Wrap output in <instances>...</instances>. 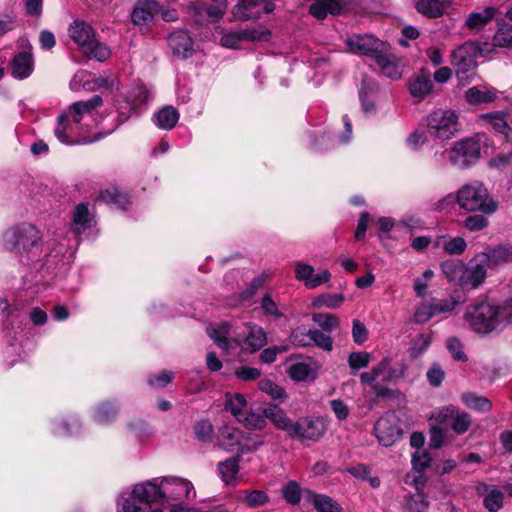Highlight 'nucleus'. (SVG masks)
<instances>
[{"label":"nucleus","mask_w":512,"mask_h":512,"mask_svg":"<svg viewBox=\"0 0 512 512\" xmlns=\"http://www.w3.org/2000/svg\"><path fill=\"white\" fill-rule=\"evenodd\" d=\"M314 508L318 512H342L341 505L329 496L323 494H314L312 497Z\"/></svg>","instance_id":"8fccbe9b"},{"label":"nucleus","mask_w":512,"mask_h":512,"mask_svg":"<svg viewBox=\"0 0 512 512\" xmlns=\"http://www.w3.org/2000/svg\"><path fill=\"white\" fill-rule=\"evenodd\" d=\"M457 408L453 405H447L434 410L430 416L431 420H434L438 424H444L448 421L452 422Z\"/></svg>","instance_id":"e2e57ef3"},{"label":"nucleus","mask_w":512,"mask_h":512,"mask_svg":"<svg viewBox=\"0 0 512 512\" xmlns=\"http://www.w3.org/2000/svg\"><path fill=\"white\" fill-rule=\"evenodd\" d=\"M294 271L295 278L307 289H315L331 279V273L328 270L325 269L316 274L313 266L302 261L295 263Z\"/></svg>","instance_id":"4be33fe9"},{"label":"nucleus","mask_w":512,"mask_h":512,"mask_svg":"<svg viewBox=\"0 0 512 512\" xmlns=\"http://www.w3.org/2000/svg\"><path fill=\"white\" fill-rule=\"evenodd\" d=\"M404 375V368H395L391 366L389 358H384L370 372H364L360 375L363 384L372 385L375 381L382 382L395 381Z\"/></svg>","instance_id":"412c9836"},{"label":"nucleus","mask_w":512,"mask_h":512,"mask_svg":"<svg viewBox=\"0 0 512 512\" xmlns=\"http://www.w3.org/2000/svg\"><path fill=\"white\" fill-rule=\"evenodd\" d=\"M207 334L223 350H228L233 341L245 353H254L267 343L264 329L252 323L244 324L242 331L238 333L232 325L224 322L216 327H208Z\"/></svg>","instance_id":"20e7f679"},{"label":"nucleus","mask_w":512,"mask_h":512,"mask_svg":"<svg viewBox=\"0 0 512 512\" xmlns=\"http://www.w3.org/2000/svg\"><path fill=\"white\" fill-rule=\"evenodd\" d=\"M196 438L202 442H210L213 439V426L208 420H200L194 426Z\"/></svg>","instance_id":"0e129e2a"},{"label":"nucleus","mask_w":512,"mask_h":512,"mask_svg":"<svg viewBox=\"0 0 512 512\" xmlns=\"http://www.w3.org/2000/svg\"><path fill=\"white\" fill-rule=\"evenodd\" d=\"M427 132L415 130L406 138L405 144L408 149L418 152L427 141Z\"/></svg>","instance_id":"774afa93"},{"label":"nucleus","mask_w":512,"mask_h":512,"mask_svg":"<svg viewBox=\"0 0 512 512\" xmlns=\"http://www.w3.org/2000/svg\"><path fill=\"white\" fill-rule=\"evenodd\" d=\"M239 456L228 458L218 464V471L225 484H231L237 480L239 473Z\"/></svg>","instance_id":"37998d69"},{"label":"nucleus","mask_w":512,"mask_h":512,"mask_svg":"<svg viewBox=\"0 0 512 512\" xmlns=\"http://www.w3.org/2000/svg\"><path fill=\"white\" fill-rule=\"evenodd\" d=\"M168 45L174 56L182 59L191 57L194 50V40L188 31L179 29L168 36Z\"/></svg>","instance_id":"5701e85b"},{"label":"nucleus","mask_w":512,"mask_h":512,"mask_svg":"<svg viewBox=\"0 0 512 512\" xmlns=\"http://www.w3.org/2000/svg\"><path fill=\"white\" fill-rule=\"evenodd\" d=\"M508 114L504 111L484 113L478 116L482 126L491 127L495 132L500 133L509 139L510 126L507 122Z\"/></svg>","instance_id":"c756f323"},{"label":"nucleus","mask_w":512,"mask_h":512,"mask_svg":"<svg viewBox=\"0 0 512 512\" xmlns=\"http://www.w3.org/2000/svg\"><path fill=\"white\" fill-rule=\"evenodd\" d=\"M478 494L484 495V506L490 512L498 511L502 505L504 500V494L495 487H490L485 483H479L476 487Z\"/></svg>","instance_id":"c9c22d12"},{"label":"nucleus","mask_w":512,"mask_h":512,"mask_svg":"<svg viewBox=\"0 0 512 512\" xmlns=\"http://www.w3.org/2000/svg\"><path fill=\"white\" fill-rule=\"evenodd\" d=\"M158 506L165 512H197L187 501L196 497L192 482L179 476H162L150 479Z\"/></svg>","instance_id":"7ed1b4c3"},{"label":"nucleus","mask_w":512,"mask_h":512,"mask_svg":"<svg viewBox=\"0 0 512 512\" xmlns=\"http://www.w3.org/2000/svg\"><path fill=\"white\" fill-rule=\"evenodd\" d=\"M424 122L428 136L434 141H448L461 131L459 113L453 109H435Z\"/></svg>","instance_id":"1a4fd4ad"},{"label":"nucleus","mask_w":512,"mask_h":512,"mask_svg":"<svg viewBox=\"0 0 512 512\" xmlns=\"http://www.w3.org/2000/svg\"><path fill=\"white\" fill-rule=\"evenodd\" d=\"M479 254H484L487 258L485 266L488 270L512 262V245H498L488 252H480Z\"/></svg>","instance_id":"2f4dec72"},{"label":"nucleus","mask_w":512,"mask_h":512,"mask_svg":"<svg viewBox=\"0 0 512 512\" xmlns=\"http://www.w3.org/2000/svg\"><path fill=\"white\" fill-rule=\"evenodd\" d=\"M68 32L70 38L89 59L103 62L110 57V47L96 39L95 30L90 24L82 20H75L70 25Z\"/></svg>","instance_id":"6e6552de"},{"label":"nucleus","mask_w":512,"mask_h":512,"mask_svg":"<svg viewBox=\"0 0 512 512\" xmlns=\"http://www.w3.org/2000/svg\"><path fill=\"white\" fill-rule=\"evenodd\" d=\"M497 91L486 85H477L465 92V100L471 105L487 104L495 101Z\"/></svg>","instance_id":"473e14b6"},{"label":"nucleus","mask_w":512,"mask_h":512,"mask_svg":"<svg viewBox=\"0 0 512 512\" xmlns=\"http://www.w3.org/2000/svg\"><path fill=\"white\" fill-rule=\"evenodd\" d=\"M117 512H165L158 507L155 490L150 480L135 484L124 492L117 502Z\"/></svg>","instance_id":"423d86ee"},{"label":"nucleus","mask_w":512,"mask_h":512,"mask_svg":"<svg viewBox=\"0 0 512 512\" xmlns=\"http://www.w3.org/2000/svg\"><path fill=\"white\" fill-rule=\"evenodd\" d=\"M348 0H316L310 5V13L317 19H324L327 14L337 15L348 5Z\"/></svg>","instance_id":"7c9ffc66"},{"label":"nucleus","mask_w":512,"mask_h":512,"mask_svg":"<svg viewBox=\"0 0 512 512\" xmlns=\"http://www.w3.org/2000/svg\"><path fill=\"white\" fill-rule=\"evenodd\" d=\"M18 51L11 61V75L19 80L28 78L34 71L32 45L26 38L18 40Z\"/></svg>","instance_id":"a211bd4d"},{"label":"nucleus","mask_w":512,"mask_h":512,"mask_svg":"<svg viewBox=\"0 0 512 512\" xmlns=\"http://www.w3.org/2000/svg\"><path fill=\"white\" fill-rule=\"evenodd\" d=\"M2 244L5 250L15 252L23 264H40V267L54 264V259L63 255L67 249V245L59 241L58 237L43 241L40 231L29 223L6 230Z\"/></svg>","instance_id":"f257e3e1"},{"label":"nucleus","mask_w":512,"mask_h":512,"mask_svg":"<svg viewBox=\"0 0 512 512\" xmlns=\"http://www.w3.org/2000/svg\"><path fill=\"white\" fill-rule=\"evenodd\" d=\"M178 110L170 105L164 106L157 111L152 118L156 127L162 130H172L179 121Z\"/></svg>","instance_id":"f704fd0d"},{"label":"nucleus","mask_w":512,"mask_h":512,"mask_svg":"<svg viewBox=\"0 0 512 512\" xmlns=\"http://www.w3.org/2000/svg\"><path fill=\"white\" fill-rule=\"evenodd\" d=\"M326 431V425L321 418L306 417L294 422L289 437L316 441Z\"/></svg>","instance_id":"6ab92c4d"},{"label":"nucleus","mask_w":512,"mask_h":512,"mask_svg":"<svg viewBox=\"0 0 512 512\" xmlns=\"http://www.w3.org/2000/svg\"><path fill=\"white\" fill-rule=\"evenodd\" d=\"M224 407L239 423H242L248 429H262L266 425L264 417L254 413H248L246 399L240 393H227Z\"/></svg>","instance_id":"f8f14e48"},{"label":"nucleus","mask_w":512,"mask_h":512,"mask_svg":"<svg viewBox=\"0 0 512 512\" xmlns=\"http://www.w3.org/2000/svg\"><path fill=\"white\" fill-rule=\"evenodd\" d=\"M51 431L58 436H66L75 432L79 427V421L77 418H71V423L63 417L52 419L50 422Z\"/></svg>","instance_id":"09e8293b"},{"label":"nucleus","mask_w":512,"mask_h":512,"mask_svg":"<svg viewBox=\"0 0 512 512\" xmlns=\"http://www.w3.org/2000/svg\"><path fill=\"white\" fill-rule=\"evenodd\" d=\"M472 424L471 416L457 410L451 422V429L458 435L466 433Z\"/></svg>","instance_id":"864d4df0"},{"label":"nucleus","mask_w":512,"mask_h":512,"mask_svg":"<svg viewBox=\"0 0 512 512\" xmlns=\"http://www.w3.org/2000/svg\"><path fill=\"white\" fill-rule=\"evenodd\" d=\"M228 1H218L216 5H206L201 2H194L190 5V10L199 17L206 16L211 22H218L221 20L227 10Z\"/></svg>","instance_id":"c85d7f7f"},{"label":"nucleus","mask_w":512,"mask_h":512,"mask_svg":"<svg viewBox=\"0 0 512 512\" xmlns=\"http://www.w3.org/2000/svg\"><path fill=\"white\" fill-rule=\"evenodd\" d=\"M494 43L500 47L512 46V25L501 21L498 22V29L494 35Z\"/></svg>","instance_id":"603ef678"},{"label":"nucleus","mask_w":512,"mask_h":512,"mask_svg":"<svg viewBox=\"0 0 512 512\" xmlns=\"http://www.w3.org/2000/svg\"><path fill=\"white\" fill-rule=\"evenodd\" d=\"M259 388L262 392L268 394L273 400L283 401L286 394L282 387L269 379H263L259 382Z\"/></svg>","instance_id":"13d9d810"},{"label":"nucleus","mask_w":512,"mask_h":512,"mask_svg":"<svg viewBox=\"0 0 512 512\" xmlns=\"http://www.w3.org/2000/svg\"><path fill=\"white\" fill-rule=\"evenodd\" d=\"M243 432L233 426L225 425L220 429V445L226 451H237L241 443Z\"/></svg>","instance_id":"4c0bfd02"},{"label":"nucleus","mask_w":512,"mask_h":512,"mask_svg":"<svg viewBox=\"0 0 512 512\" xmlns=\"http://www.w3.org/2000/svg\"><path fill=\"white\" fill-rule=\"evenodd\" d=\"M261 308L264 314L273 320L284 317L283 307H280L268 294L262 298Z\"/></svg>","instance_id":"5fc2aeb1"},{"label":"nucleus","mask_w":512,"mask_h":512,"mask_svg":"<svg viewBox=\"0 0 512 512\" xmlns=\"http://www.w3.org/2000/svg\"><path fill=\"white\" fill-rule=\"evenodd\" d=\"M282 496L288 503L292 505L298 504L301 500V489L299 484L295 481H290L282 488Z\"/></svg>","instance_id":"338daca9"},{"label":"nucleus","mask_w":512,"mask_h":512,"mask_svg":"<svg viewBox=\"0 0 512 512\" xmlns=\"http://www.w3.org/2000/svg\"><path fill=\"white\" fill-rule=\"evenodd\" d=\"M311 344H315L325 351H331L333 340L329 333H324L318 329H310Z\"/></svg>","instance_id":"bf43d9fd"},{"label":"nucleus","mask_w":512,"mask_h":512,"mask_svg":"<svg viewBox=\"0 0 512 512\" xmlns=\"http://www.w3.org/2000/svg\"><path fill=\"white\" fill-rule=\"evenodd\" d=\"M102 103V98L99 95H94L88 100L72 103L64 112H67L69 117L73 119L74 124L80 125L85 119L92 118L94 111L100 107Z\"/></svg>","instance_id":"b1692460"},{"label":"nucleus","mask_w":512,"mask_h":512,"mask_svg":"<svg viewBox=\"0 0 512 512\" xmlns=\"http://www.w3.org/2000/svg\"><path fill=\"white\" fill-rule=\"evenodd\" d=\"M346 44L352 53L370 57L374 61L382 57L390 47L389 43L371 34L353 35L347 39Z\"/></svg>","instance_id":"4468645a"},{"label":"nucleus","mask_w":512,"mask_h":512,"mask_svg":"<svg viewBox=\"0 0 512 512\" xmlns=\"http://www.w3.org/2000/svg\"><path fill=\"white\" fill-rule=\"evenodd\" d=\"M215 33L220 35V45L229 48L237 49L243 41H265L270 37L268 30L246 28L241 30H227L221 26L215 27Z\"/></svg>","instance_id":"ddd939ff"},{"label":"nucleus","mask_w":512,"mask_h":512,"mask_svg":"<svg viewBox=\"0 0 512 512\" xmlns=\"http://www.w3.org/2000/svg\"><path fill=\"white\" fill-rule=\"evenodd\" d=\"M289 376L296 381H305L314 377V370L310 362L302 361L290 365Z\"/></svg>","instance_id":"3c124183"},{"label":"nucleus","mask_w":512,"mask_h":512,"mask_svg":"<svg viewBox=\"0 0 512 512\" xmlns=\"http://www.w3.org/2000/svg\"><path fill=\"white\" fill-rule=\"evenodd\" d=\"M242 500L251 508L262 506L269 502L268 494L263 490L243 491Z\"/></svg>","instance_id":"6e6d98bb"},{"label":"nucleus","mask_w":512,"mask_h":512,"mask_svg":"<svg viewBox=\"0 0 512 512\" xmlns=\"http://www.w3.org/2000/svg\"><path fill=\"white\" fill-rule=\"evenodd\" d=\"M378 96V86L370 79H363L359 99L361 109L365 115H372L376 112V99Z\"/></svg>","instance_id":"cd10ccee"},{"label":"nucleus","mask_w":512,"mask_h":512,"mask_svg":"<svg viewBox=\"0 0 512 512\" xmlns=\"http://www.w3.org/2000/svg\"><path fill=\"white\" fill-rule=\"evenodd\" d=\"M95 224L93 214L89 211L86 204H78L73 213L70 230L75 235H81L85 231L91 229Z\"/></svg>","instance_id":"bb28decb"},{"label":"nucleus","mask_w":512,"mask_h":512,"mask_svg":"<svg viewBox=\"0 0 512 512\" xmlns=\"http://www.w3.org/2000/svg\"><path fill=\"white\" fill-rule=\"evenodd\" d=\"M375 62L386 77L392 80H397L401 77L402 72L400 70L399 59L393 54L391 46L385 51V54H382V57L376 59Z\"/></svg>","instance_id":"72a5a7b5"},{"label":"nucleus","mask_w":512,"mask_h":512,"mask_svg":"<svg viewBox=\"0 0 512 512\" xmlns=\"http://www.w3.org/2000/svg\"><path fill=\"white\" fill-rule=\"evenodd\" d=\"M428 506L429 503L423 493L418 492L406 498V509L408 512H425Z\"/></svg>","instance_id":"4d7b16f0"},{"label":"nucleus","mask_w":512,"mask_h":512,"mask_svg":"<svg viewBox=\"0 0 512 512\" xmlns=\"http://www.w3.org/2000/svg\"><path fill=\"white\" fill-rule=\"evenodd\" d=\"M461 400L466 407L474 409L481 413L490 411L492 407V404L488 398L477 395L472 392L462 394Z\"/></svg>","instance_id":"49530a36"},{"label":"nucleus","mask_w":512,"mask_h":512,"mask_svg":"<svg viewBox=\"0 0 512 512\" xmlns=\"http://www.w3.org/2000/svg\"><path fill=\"white\" fill-rule=\"evenodd\" d=\"M173 378V372L164 370L159 372L158 374L149 375L147 378V383L152 388L160 389L166 387L169 383H171Z\"/></svg>","instance_id":"680f3d73"},{"label":"nucleus","mask_w":512,"mask_h":512,"mask_svg":"<svg viewBox=\"0 0 512 512\" xmlns=\"http://www.w3.org/2000/svg\"><path fill=\"white\" fill-rule=\"evenodd\" d=\"M371 358L372 356L368 352H353L348 357V364L352 370L357 371L361 368L367 367L371 361Z\"/></svg>","instance_id":"69168bd1"},{"label":"nucleus","mask_w":512,"mask_h":512,"mask_svg":"<svg viewBox=\"0 0 512 512\" xmlns=\"http://www.w3.org/2000/svg\"><path fill=\"white\" fill-rule=\"evenodd\" d=\"M109 133H98L95 136L82 134L79 124H74L73 119L69 117L67 112H62L57 117L54 128L55 137L59 142L67 146L91 144L104 138Z\"/></svg>","instance_id":"9d476101"},{"label":"nucleus","mask_w":512,"mask_h":512,"mask_svg":"<svg viewBox=\"0 0 512 512\" xmlns=\"http://www.w3.org/2000/svg\"><path fill=\"white\" fill-rule=\"evenodd\" d=\"M118 412V405L116 402H102L93 412V419L99 424H107L113 421Z\"/></svg>","instance_id":"c03bdc74"},{"label":"nucleus","mask_w":512,"mask_h":512,"mask_svg":"<svg viewBox=\"0 0 512 512\" xmlns=\"http://www.w3.org/2000/svg\"><path fill=\"white\" fill-rule=\"evenodd\" d=\"M161 9L156 0H138L130 13L131 22L138 27L149 25Z\"/></svg>","instance_id":"393cba45"},{"label":"nucleus","mask_w":512,"mask_h":512,"mask_svg":"<svg viewBox=\"0 0 512 512\" xmlns=\"http://www.w3.org/2000/svg\"><path fill=\"white\" fill-rule=\"evenodd\" d=\"M4 333V337L9 343L6 349V354L8 356L17 355L19 359H23L26 356V353L23 350L24 339L22 335V328L20 327L19 322L12 320L11 327L5 325Z\"/></svg>","instance_id":"a878e982"},{"label":"nucleus","mask_w":512,"mask_h":512,"mask_svg":"<svg viewBox=\"0 0 512 512\" xmlns=\"http://www.w3.org/2000/svg\"><path fill=\"white\" fill-rule=\"evenodd\" d=\"M312 320L328 333L336 329L339 325L338 317L333 314L317 313L312 316Z\"/></svg>","instance_id":"052dcab7"},{"label":"nucleus","mask_w":512,"mask_h":512,"mask_svg":"<svg viewBox=\"0 0 512 512\" xmlns=\"http://www.w3.org/2000/svg\"><path fill=\"white\" fill-rule=\"evenodd\" d=\"M265 416L270 419L273 424L281 430H284L288 436L291 433L294 422L286 415V413L277 406H270L264 410Z\"/></svg>","instance_id":"79ce46f5"},{"label":"nucleus","mask_w":512,"mask_h":512,"mask_svg":"<svg viewBox=\"0 0 512 512\" xmlns=\"http://www.w3.org/2000/svg\"><path fill=\"white\" fill-rule=\"evenodd\" d=\"M484 254L474 255L467 263L459 259H447L440 264L446 280L463 290L479 289L486 281L488 270Z\"/></svg>","instance_id":"39448f33"},{"label":"nucleus","mask_w":512,"mask_h":512,"mask_svg":"<svg viewBox=\"0 0 512 512\" xmlns=\"http://www.w3.org/2000/svg\"><path fill=\"white\" fill-rule=\"evenodd\" d=\"M433 83L429 74L422 72L415 76L409 84V91L415 98L423 99L432 90Z\"/></svg>","instance_id":"a19ab883"},{"label":"nucleus","mask_w":512,"mask_h":512,"mask_svg":"<svg viewBox=\"0 0 512 512\" xmlns=\"http://www.w3.org/2000/svg\"><path fill=\"white\" fill-rule=\"evenodd\" d=\"M463 319L479 334L503 330L512 323V297L503 301L479 297L466 306Z\"/></svg>","instance_id":"f03ea898"},{"label":"nucleus","mask_w":512,"mask_h":512,"mask_svg":"<svg viewBox=\"0 0 512 512\" xmlns=\"http://www.w3.org/2000/svg\"><path fill=\"white\" fill-rule=\"evenodd\" d=\"M485 52H490V50L480 47L476 43L467 42L453 51L451 63L459 70L467 71L476 66L477 54L483 56Z\"/></svg>","instance_id":"aec40b11"},{"label":"nucleus","mask_w":512,"mask_h":512,"mask_svg":"<svg viewBox=\"0 0 512 512\" xmlns=\"http://www.w3.org/2000/svg\"><path fill=\"white\" fill-rule=\"evenodd\" d=\"M152 98L153 94L146 85L141 83L134 85L125 97V105L118 108V125L128 121L133 113L137 114L138 110Z\"/></svg>","instance_id":"2eb2a0df"},{"label":"nucleus","mask_w":512,"mask_h":512,"mask_svg":"<svg viewBox=\"0 0 512 512\" xmlns=\"http://www.w3.org/2000/svg\"><path fill=\"white\" fill-rule=\"evenodd\" d=\"M481 147L473 137L461 138L447 149L449 163L457 168H469L480 158Z\"/></svg>","instance_id":"9b49d317"},{"label":"nucleus","mask_w":512,"mask_h":512,"mask_svg":"<svg viewBox=\"0 0 512 512\" xmlns=\"http://www.w3.org/2000/svg\"><path fill=\"white\" fill-rule=\"evenodd\" d=\"M437 245L450 255H460L467 248V243L462 237L441 236L437 240Z\"/></svg>","instance_id":"a18cd8bd"},{"label":"nucleus","mask_w":512,"mask_h":512,"mask_svg":"<svg viewBox=\"0 0 512 512\" xmlns=\"http://www.w3.org/2000/svg\"><path fill=\"white\" fill-rule=\"evenodd\" d=\"M97 201H102L119 209H127L130 204L129 196L116 187H109L101 191L97 196Z\"/></svg>","instance_id":"e433bc0d"},{"label":"nucleus","mask_w":512,"mask_h":512,"mask_svg":"<svg viewBox=\"0 0 512 512\" xmlns=\"http://www.w3.org/2000/svg\"><path fill=\"white\" fill-rule=\"evenodd\" d=\"M417 11L428 17L441 16L449 5L448 0H414Z\"/></svg>","instance_id":"58836bf2"},{"label":"nucleus","mask_w":512,"mask_h":512,"mask_svg":"<svg viewBox=\"0 0 512 512\" xmlns=\"http://www.w3.org/2000/svg\"><path fill=\"white\" fill-rule=\"evenodd\" d=\"M374 434L384 447H390L402 437L400 421L395 413H385L374 425Z\"/></svg>","instance_id":"f3484780"},{"label":"nucleus","mask_w":512,"mask_h":512,"mask_svg":"<svg viewBox=\"0 0 512 512\" xmlns=\"http://www.w3.org/2000/svg\"><path fill=\"white\" fill-rule=\"evenodd\" d=\"M275 0H238L231 9V21H248L259 19L275 9Z\"/></svg>","instance_id":"dca6fc26"},{"label":"nucleus","mask_w":512,"mask_h":512,"mask_svg":"<svg viewBox=\"0 0 512 512\" xmlns=\"http://www.w3.org/2000/svg\"><path fill=\"white\" fill-rule=\"evenodd\" d=\"M344 295L341 293H323L313 298L311 306L316 309L323 307L337 308L344 302Z\"/></svg>","instance_id":"de8ad7c7"},{"label":"nucleus","mask_w":512,"mask_h":512,"mask_svg":"<svg viewBox=\"0 0 512 512\" xmlns=\"http://www.w3.org/2000/svg\"><path fill=\"white\" fill-rule=\"evenodd\" d=\"M456 203L468 212L480 211L484 214H493L498 209V202L490 196L485 185L479 181L462 185L456 192Z\"/></svg>","instance_id":"0eeeda50"},{"label":"nucleus","mask_w":512,"mask_h":512,"mask_svg":"<svg viewBox=\"0 0 512 512\" xmlns=\"http://www.w3.org/2000/svg\"><path fill=\"white\" fill-rule=\"evenodd\" d=\"M497 10L493 7H487L480 12L471 13L466 21L465 25L470 30L480 31L482 30L488 23L495 18Z\"/></svg>","instance_id":"ea45409f"}]
</instances>
